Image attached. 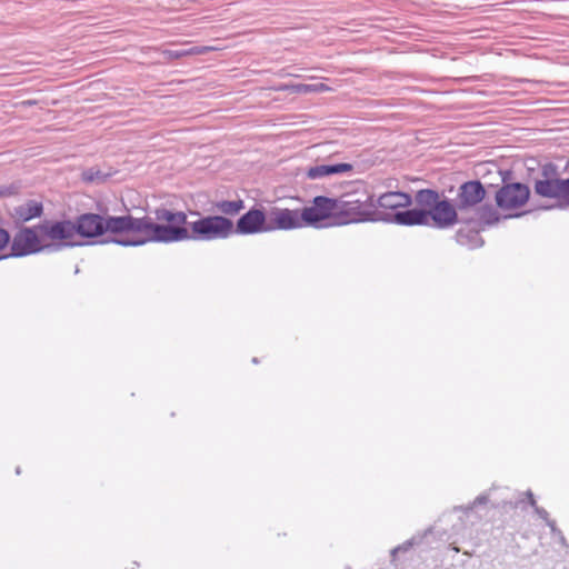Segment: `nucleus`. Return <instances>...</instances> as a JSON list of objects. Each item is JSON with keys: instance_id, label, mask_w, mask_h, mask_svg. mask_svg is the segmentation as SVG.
<instances>
[{"instance_id": "1", "label": "nucleus", "mask_w": 569, "mask_h": 569, "mask_svg": "<svg viewBox=\"0 0 569 569\" xmlns=\"http://www.w3.org/2000/svg\"><path fill=\"white\" fill-rule=\"evenodd\" d=\"M233 233V222L221 214L202 217L188 223L184 212L159 208L154 211V218L150 217V242L212 241L227 239Z\"/></svg>"}, {"instance_id": "2", "label": "nucleus", "mask_w": 569, "mask_h": 569, "mask_svg": "<svg viewBox=\"0 0 569 569\" xmlns=\"http://www.w3.org/2000/svg\"><path fill=\"white\" fill-rule=\"evenodd\" d=\"M74 233L83 238H96L106 232L112 233L110 240L124 247H138L149 243L150 216L134 218L126 216H100L83 213L73 222Z\"/></svg>"}, {"instance_id": "3", "label": "nucleus", "mask_w": 569, "mask_h": 569, "mask_svg": "<svg viewBox=\"0 0 569 569\" xmlns=\"http://www.w3.org/2000/svg\"><path fill=\"white\" fill-rule=\"evenodd\" d=\"M415 201L419 207L425 208L428 226L446 229L458 222L456 208L448 199H440L439 193L435 190H419L415 196Z\"/></svg>"}, {"instance_id": "4", "label": "nucleus", "mask_w": 569, "mask_h": 569, "mask_svg": "<svg viewBox=\"0 0 569 569\" xmlns=\"http://www.w3.org/2000/svg\"><path fill=\"white\" fill-rule=\"evenodd\" d=\"M335 199L338 204L336 210L337 224L379 220V217H373L376 214V203L372 196L349 193Z\"/></svg>"}, {"instance_id": "5", "label": "nucleus", "mask_w": 569, "mask_h": 569, "mask_svg": "<svg viewBox=\"0 0 569 569\" xmlns=\"http://www.w3.org/2000/svg\"><path fill=\"white\" fill-rule=\"evenodd\" d=\"M10 257H24L50 249V243L43 242L38 224L20 229L10 242Z\"/></svg>"}, {"instance_id": "6", "label": "nucleus", "mask_w": 569, "mask_h": 569, "mask_svg": "<svg viewBox=\"0 0 569 569\" xmlns=\"http://www.w3.org/2000/svg\"><path fill=\"white\" fill-rule=\"evenodd\" d=\"M535 192L543 198L556 199L560 208L569 209V178H551L547 169H543L542 178L535 182Z\"/></svg>"}, {"instance_id": "7", "label": "nucleus", "mask_w": 569, "mask_h": 569, "mask_svg": "<svg viewBox=\"0 0 569 569\" xmlns=\"http://www.w3.org/2000/svg\"><path fill=\"white\" fill-rule=\"evenodd\" d=\"M337 201L335 198L318 196L312 204L301 210L305 227H323L322 222L329 218H336Z\"/></svg>"}, {"instance_id": "8", "label": "nucleus", "mask_w": 569, "mask_h": 569, "mask_svg": "<svg viewBox=\"0 0 569 569\" xmlns=\"http://www.w3.org/2000/svg\"><path fill=\"white\" fill-rule=\"evenodd\" d=\"M39 232L43 238V242L50 243V249L58 242L64 246H73L76 237L73 222L71 220L61 221H43L38 224Z\"/></svg>"}, {"instance_id": "9", "label": "nucleus", "mask_w": 569, "mask_h": 569, "mask_svg": "<svg viewBox=\"0 0 569 569\" xmlns=\"http://www.w3.org/2000/svg\"><path fill=\"white\" fill-rule=\"evenodd\" d=\"M301 210L271 207L268 210L269 232L274 230H292L303 228Z\"/></svg>"}, {"instance_id": "10", "label": "nucleus", "mask_w": 569, "mask_h": 569, "mask_svg": "<svg viewBox=\"0 0 569 569\" xmlns=\"http://www.w3.org/2000/svg\"><path fill=\"white\" fill-rule=\"evenodd\" d=\"M530 190L526 184L516 182L503 186L496 194V201L502 210L522 207L529 199Z\"/></svg>"}, {"instance_id": "11", "label": "nucleus", "mask_w": 569, "mask_h": 569, "mask_svg": "<svg viewBox=\"0 0 569 569\" xmlns=\"http://www.w3.org/2000/svg\"><path fill=\"white\" fill-rule=\"evenodd\" d=\"M268 227V211L252 208L239 218L234 227V233L239 234H254L261 232H269Z\"/></svg>"}, {"instance_id": "12", "label": "nucleus", "mask_w": 569, "mask_h": 569, "mask_svg": "<svg viewBox=\"0 0 569 569\" xmlns=\"http://www.w3.org/2000/svg\"><path fill=\"white\" fill-rule=\"evenodd\" d=\"M379 220L393 222L400 226H428L425 208L397 211L395 213H379Z\"/></svg>"}, {"instance_id": "13", "label": "nucleus", "mask_w": 569, "mask_h": 569, "mask_svg": "<svg viewBox=\"0 0 569 569\" xmlns=\"http://www.w3.org/2000/svg\"><path fill=\"white\" fill-rule=\"evenodd\" d=\"M486 190L479 181L465 182L458 192V208L465 210L477 206L485 198Z\"/></svg>"}, {"instance_id": "14", "label": "nucleus", "mask_w": 569, "mask_h": 569, "mask_svg": "<svg viewBox=\"0 0 569 569\" xmlns=\"http://www.w3.org/2000/svg\"><path fill=\"white\" fill-rule=\"evenodd\" d=\"M350 163H318L306 170L308 179L318 180L330 176L345 174L352 171Z\"/></svg>"}, {"instance_id": "15", "label": "nucleus", "mask_w": 569, "mask_h": 569, "mask_svg": "<svg viewBox=\"0 0 569 569\" xmlns=\"http://www.w3.org/2000/svg\"><path fill=\"white\" fill-rule=\"evenodd\" d=\"M376 208L397 210L400 208H408L412 203V198L409 193L401 191H389L382 193L376 201Z\"/></svg>"}, {"instance_id": "16", "label": "nucleus", "mask_w": 569, "mask_h": 569, "mask_svg": "<svg viewBox=\"0 0 569 569\" xmlns=\"http://www.w3.org/2000/svg\"><path fill=\"white\" fill-rule=\"evenodd\" d=\"M42 203L37 200H27L12 209V217L17 222H27L42 214Z\"/></svg>"}, {"instance_id": "17", "label": "nucleus", "mask_w": 569, "mask_h": 569, "mask_svg": "<svg viewBox=\"0 0 569 569\" xmlns=\"http://www.w3.org/2000/svg\"><path fill=\"white\" fill-rule=\"evenodd\" d=\"M244 208L243 200H222L213 203V211L220 212L223 217H234Z\"/></svg>"}, {"instance_id": "18", "label": "nucleus", "mask_w": 569, "mask_h": 569, "mask_svg": "<svg viewBox=\"0 0 569 569\" xmlns=\"http://www.w3.org/2000/svg\"><path fill=\"white\" fill-rule=\"evenodd\" d=\"M457 241L462 246H469L471 248L480 247L482 240L477 231L465 232L459 230L456 234Z\"/></svg>"}, {"instance_id": "19", "label": "nucleus", "mask_w": 569, "mask_h": 569, "mask_svg": "<svg viewBox=\"0 0 569 569\" xmlns=\"http://www.w3.org/2000/svg\"><path fill=\"white\" fill-rule=\"evenodd\" d=\"M522 497L528 498L529 505L535 509V512L545 521L549 520V513L546 509L537 506L536 499L533 497V493L528 490L523 493L519 495V499L512 505L513 508L518 507L519 503L523 501Z\"/></svg>"}, {"instance_id": "20", "label": "nucleus", "mask_w": 569, "mask_h": 569, "mask_svg": "<svg viewBox=\"0 0 569 569\" xmlns=\"http://www.w3.org/2000/svg\"><path fill=\"white\" fill-rule=\"evenodd\" d=\"M478 219L487 224L499 220L498 212L492 206H482L477 210Z\"/></svg>"}, {"instance_id": "21", "label": "nucleus", "mask_w": 569, "mask_h": 569, "mask_svg": "<svg viewBox=\"0 0 569 569\" xmlns=\"http://www.w3.org/2000/svg\"><path fill=\"white\" fill-rule=\"evenodd\" d=\"M297 93H309V92H325L329 90V87L322 82L317 83H299L291 87Z\"/></svg>"}, {"instance_id": "22", "label": "nucleus", "mask_w": 569, "mask_h": 569, "mask_svg": "<svg viewBox=\"0 0 569 569\" xmlns=\"http://www.w3.org/2000/svg\"><path fill=\"white\" fill-rule=\"evenodd\" d=\"M107 174L97 168H89L82 172V179L87 182H101L104 181Z\"/></svg>"}, {"instance_id": "23", "label": "nucleus", "mask_w": 569, "mask_h": 569, "mask_svg": "<svg viewBox=\"0 0 569 569\" xmlns=\"http://www.w3.org/2000/svg\"><path fill=\"white\" fill-rule=\"evenodd\" d=\"M210 50L209 47H192L189 50H170L168 51L169 56L172 58H181L187 54H202Z\"/></svg>"}, {"instance_id": "24", "label": "nucleus", "mask_w": 569, "mask_h": 569, "mask_svg": "<svg viewBox=\"0 0 569 569\" xmlns=\"http://www.w3.org/2000/svg\"><path fill=\"white\" fill-rule=\"evenodd\" d=\"M546 523L550 528L551 533L553 536H556L561 543H565L566 539H565L562 532L557 528L555 520L549 519L546 521Z\"/></svg>"}, {"instance_id": "25", "label": "nucleus", "mask_w": 569, "mask_h": 569, "mask_svg": "<svg viewBox=\"0 0 569 569\" xmlns=\"http://www.w3.org/2000/svg\"><path fill=\"white\" fill-rule=\"evenodd\" d=\"M9 242H10L9 232L7 230L0 228V250L6 248Z\"/></svg>"}, {"instance_id": "26", "label": "nucleus", "mask_w": 569, "mask_h": 569, "mask_svg": "<svg viewBox=\"0 0 569 569\" xmlns=\"http://www.w3.org/2000/svg\"><path fill=\"white\" fill-rule=\"evenodd\" d=\"M488 500H489L488 495H486V493L480 495L475 499V501L472 502V506H470L469 509H472L473 507H476L478 505H485L488 502Z\"/></svg>"}, {"instance_id": "27", "label": "nucleus", "mask_w": 569, "mask_h": 569, "mask_svg": "<svg viewBox=\"0 0 569 569\" xmlns=\"http://www.w3.org/2000/svg\"><path fill=\"white\" fill-rule=\"evenodd\" d=\"M411 546H412V541L411 540L406 541L401 546H398L397 548H395L391 553H392V556H395L399 551H407V550H409L411 548Z\"/></svg>"}, {"instance_id": "28", "label": "nucleus", "mask_w": 569, "mask_h": 569, "mask_svg": "<svg viewBox=\"0 0 569 569\" xmlns=\"http://www.w3.org/2000/svg\"><path fill=\"white\" fill-rule=\"evenodd\" d=\"M452 550L456 551V552H459V548L458 547H452Z\"/></svg>"}, {"instance_id": "29", "label": "nucleus", "mask_w": 569, "mask_h": 569, "mask_svg": "<svg viewBox=\"0 0 569 569\" xmlns=\"http://www.w3.org/2000/svg\"><path fill=\"white\" fill-rule=\"evenodd\" d=\"M252 362H253V363H258V359H257V358H253V359H252Z\"/></svg>"}, {"instance_id": "30", "label": "nucleus", "mask_w": 569, "mask_h": 569, "mask_svg": "<svg viewBox=\"0 0 569 569\" xmlns=\"http://www.w3.org/2000/svg\"><path fill=\"white\" fill-rule=\"evenodd\" d=\"M58 248H61V246H64L63 242H59Z\"/></svg>"}]
</instances>
